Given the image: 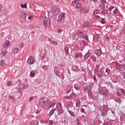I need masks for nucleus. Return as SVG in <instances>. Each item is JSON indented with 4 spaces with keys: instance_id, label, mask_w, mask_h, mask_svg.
I'll list each match as a JSON object with an SVG mask.
<instances>
[{
    "instance_id": "f257e3e1",
    "label": "nucleus",
    "mask_w": 125,
    "mask_h": 125,
    "mask_svg": "<svg viewBox=\"0 0 125 125\" xmlns=\"http://www.w3.org/2000/svg\"><path fill=\"white\" fill-rule=\"evenodd\" d=\"M66 15V13L65 12L61 13L58 16V19L57 20V22L60 23V22H62L64 19H65V16Z\"/></svg>"
},
{
    "instance_id": "f03ea898",
    "label": "nucleus",
    "mask_w": 125,
    "mask_h": 125,
    "mask_svg": "<svg viewBox=\"0 0 125 125\" xmlns=\"http://www.w3.org/2000/svg\"><path fill=\"white\" fill-rule=\"evenodd\" d=\"M43 26L45 28H49L50 27V21L46 18V17L44 18Z\"/></svg>"
},
{
    "instance_id": "7ed1b4c3",
    "label": "nucleus",
    "mask_w": 125,
    "mask_h": 125,
    "mask_svg": "<svg viewBox=\"0 0 125 125\" xmlns=\"http://www.w3.org/2000/svg\"><path fill=\"white\" fill-rule=\"evenodd\" d=\"M41 100V101L40 102V104L41 105H42V106H43L44 104H46V103L48 102L49 100L48 99V98L44 97H42Z\"/></svg>"
},
{
    "instance_id": "20e7f679",
    "label": "nucleus",
    "mask_w": 125,
    "mask_h": 125,
    "mask_svg": "<svg viewBox=\"0 0 125 125\" xmlns=\"http://www.w3.org/2000/svg\"><path fill=\"white\" fill-rule=\"evenodd\" d=\"M27 63L29 65H32L35 63V58L33 56L30 57L27 61Z\"/></svg>"
},
{
    "instance_id": "39448f33",
    "label": "nucleus",
    "mask_w": 125,
    "mask_h": 125,
    "mask_svg": "<svg viewBox=\"0 0 125 125\" xmlns=\"http://www.w3.org/2000/svg\"><path fill=\"white\" fill-rule=\"evenodd\" d=\"M58 112L60 115H61L63 113V110L62 109V104L60 103L58 104Z\"/></svg>"
},
{
    "instance_id": "423d86ee",
    "label": "nucleus",
    "mask_w": 125,
    "mask_h": 125,
    "mask_svg": "<svg viewBox=\"0 0 125 125\" xmlns=\"http://www.w3.org/2000/svg\"><path fill=\"white\" fill-rule=\"evenodd\" d=\"M109 10H113V12L114 14H116L118 13V9L116 8V7L113 6H111L109 8Z\"/></svg>"
},
{
    "instance_id": "0eeeda50",
    "label": "nucleus",
    "mask_w": 125,
    "mask_h": 125,
    "mask_svg": "<svg viewBox=\"0 0 125 125\" xmlns=\"http://www.w3.org/2000/svg\"><path fill=\"white\" fill-rule=\"evenodd\" d=\"M77 97V95L75 93H72L69 96L65 97V99H72V98H75Z\"/></svg>"
},
{
    "instance_id": "6e6552de",
    "label": "nucleus",
    "mask_w": 125,
    "mask_h": 125,
    "mask_svg": "<svg viewBox=\"0 0 125 125\" xmlns=\"http://www.w3.org/2000/svg\"><path fill=\"white\" fill-rule=\"evenodd\" d=\"M100 94L104 95V96H107L108 94V90L104 89L102 90L100 92Z\"/></svg>"
},
{
    "instance_id": "1a4fd4ad",
    "label": "nucleus",
    "mask_w": 125,
    "mask_h": 125,
    "mask_svg": "<svg viewBox=\"0 0 125 125\" xmlns=\"http://www.w3.org/2000/svg\"><path fill=\"white\" fill-rule=\"evenodd\" d=\"M98 14H99V12H98V10H96L94 11V15L95 19H99V18H100V16H98Z\"/></svg>"
},
{
    "instance_id": "9d476101",
    "label": "nucleus",
    "mask_w": 125,
    "mask_h": 125,
    "mask_svg": "<svg viewBox=\"0 0 125 125\" xmlns=\"http://www.w3.org/2000/svg\"><path fill=\"white\" fill-rule=\"evenodd\" d=\"M95 54L97 55V56H101V55L102 54V51H101V49H99L95 51Z\"/></svg>"
},
{
    "instance_id": "9b49d317",
    "label": "nucleus",
    "mask_w": 125,
    "mask_h": 125,
    "mask_svg": "<svg viewBox=\"0 0 125 125\" xmlns=\"http://www.w3.org/2000/svg\"><path fill=\"white\" fill-rule=\"evenodd\" d=\"M10 45V42L9 41H6L4 44H3V47H5V48H7L8 46Z\"/></svg>"
},
{
    "instance_id": "f8f14e48",
    "label": "nucleus",
    "mask_w": 125,
    "mask_h": 125,
    "mask_svg": "<svg viewBox=\"0 0 125 125\" xmlns=\"http://www.w3.org/2000/svg\"><path fill=\"white\" fill-rule=\"evenodd\" d=\"M4 22H5V20H4L2 17L0 16V26L4 25Z\"/></svg>"
},
{
    "instance_id": "ddd939ff",
    "label": "nucleus",
    "mask_w": 125,
    "mask_h": 125,
    "mask_svg": "<svg viewBox=\"0 0 125 125\" xmlns=\"http://www.w3.org/2000/svg\"><path fill=\"white\" fill-rule=\"evenodd\" d=\"M122 93H123V94H125V90L124 89H123L122 90H118L117 91L118 96H121V95H122Z\"/></svg>"
},
{
    "instance_id": "4468645a",
    "label": "nucleus",
    "mask_w": 125,
    "mask_h": 125,
    "mask_svg": "<svg viewBox=\"0 0 125 125\" xmlns=\"http://www.w3.org/2000/svg\"><path fill=\"white\" fill-rule=\"evenodd\" d=\"M7 53H8V52L6 50H2L1 51L0 54L2 56H5V55H6Z\"/></svg>"
},
{
    "instance_id": "2eb2a0df",
    "label": "nucleus",
    "mask_w": 125,
    "mask_h": 125,
    "mask_svg": "<svg viewBox=\"0 0 125 125\" xmlns=\"http://www.w3.org/2000/svg\"><path fill=\"white\" fill-rule=\"evenodd\" d=\"M82 56L83 55H82V53H79L76 55V56H75V59H78V58H82Z\"/></svg>"
},
{
    "instance_id": "dca6fc26",
    "label": "nucleus",
    "mask_w": 125,
    "mask_h": 125,
    "mask_svg": "<svg viewBox=\"0 0 125 125\" xmlns=\"http://www.w3.org/2000/svg\"><path fill=\"white\" fill-rule=\"evenodd\" d=\"M19 51V49L18 48H15L13 49L12 52L14 54H16V53H18Z\"/></svg>"
},
{
    "instance_id": "f3484780",
    "label": "nucleus",
    "mask_w": 125,
    "mask_h": 125,
    "mask_svg": "<svg viewBox=\"0 0 125 125\" xmlns=\"http://www.w3.org/2000/svg\"><path fill=\"white\" fill-rule=\"evenodd\" d=\"M83 34V30H81V29H78L77 30V35L78 36H81V35Z\"/></svg>"
},
{
    "instance_id": "a211bd4d",
    "label": "nucleus",
    "mask_w": 125,
    "mask_h": 125,
    "mask_svg": "<svg viewBox=\"0 0 125 125\" xmlns=\"http://www.w3.org/2000/svg\"><path fill=\"white\" fill-rule=\"evenodd\" d=\"M55 104H56V103L55 102H50L48 109H49V108H51V107H53V106H54V105H55Z\"/></svg>"
},
{
    "instance_id": "6ab92c4d",
    "label": "nucleus",
    "mask_w": 125,
    "mask_h": 125,
    "mask_svg": "<svg viewBox=\"0 0 125 125\" xmlns=\"http://www.w3.org/2000/svg\"><path fill=\"white\" fill-rule=\"evenodd\" d=\"M5 65H6V63H5V62H4V60H2L0 62V66H4Z\"/></svg>"
},
{
    "instance_id": "aec40b11",
    "label": "nucleus",
    "mask_w": 125,
    "mask_h": 125,
    "mask_svg": "<svg viewBox=\"0 0 125 125\" xmlns=\"http://www.w3.org/2000/svg\"><path fill=\"white\" fill-rule=\"evenodd\" d=\"M82 7V4L80 2H78L76 4V8H80V7Z\"/></svg>"
},
{
    "instance_id": "412c9836",
    "label": "nucleus",
    "mask_w": 125,
    "mask_h": 125,
    "mask_svg": "<svg viewBox=\"0 0 125 125\" xmlns=\"http://www.w3.org/2000/svg\"><path fill=\"white\" fill-rule=\"evenodd\" d=\"M74 88H75L76 90H80V85L78 84H76L74 85Z\"/></svg>"
},
{
    "instance_id": "4be33fe9",
    "label": "nucleus",
    "mask_w": 125,
    "mask_h": 125,
    "mask_svg": "<svg viewBox=\"0 0 125 125\" xmlns=\"http://www.w3.org/2000/svg\"><path fill=\"white\" fill-rule=\"evenodd\" d=\"M70 91H71V86H66V92L67 93H69Z\"/></svg>"
},
{
    "instance_id": "5701e85b",
    "label": "nucleus",
    "mask_w": 125,
    "mask_h": 125,
    "mask_svg": "<svg viewBox=\"0 0 125 125\" xmlns=\"http://www.w3.org/2000/svg\"><path fill=\"white\" fill-rule=\"evenodd\" d=\"M50 43L54 44V45H57V44H58V43H57V42L56 41H50Z\"/></svg>"
},
{
    "instance_id": "b1692460",
    "label": "nucleus",
    "mask_w": 125,
    "mask_h": 125,
    "mask_svg": "<svg viewBox=\"0 0 125 125\" xmlns=\"http://www.w3.org/2000/svg\"><path fill=\"white\" fill-rule=\"evenodd\" d=\"M101 9H104L105 8V5L104 4H101L99 6Z\"/></svg>"
},
{
    "instance_id": "393cba45",
    "label": "nucleus",
    "mask_w": 125,
    "mask_h": 125,
    "mask_svg": "<svg viewBox=\"0 0 125 125\" xmlns=\"http://www.w3.org/2000/svg\"><path fill=\"white\" fill-rule=\"evenodd\" d=\"M30 77L31 78H34L35 77V72L33 71L30 72Z\"/></svg>"
},
{
    "instance_id": "a878e982",
    "label": "nucleus",
    "mask_w": 125,
    "mask_h": 125,
    "mask_svg": "<svg viewBox=\"0 0 125 125\" xmlns=\"http://www.w3.org/2000/svg\"><path fill=\"white\" fill-rule=\"evenodd\" d=\"M21 8H27V4H21Z\"/></svg>"
},
{
    "instance_id": "bb28decb",
    "label": "nucleus",
    "mask_w": 125,
    "mask_h": 125,
    "mask_svg": "<svg viewBox=\"0 0 125 125\" xmlns=\"http://www.w3.org/2000/svg\"><path fill=\"white\" fill-rule=\"evenodd\" d=\"M28 87H29V84H28L27 83L23 85V89H25L26 88H28Z\"/></svg>"
},
{
    "instance_id": "cd10ccee",
    "label": "nucleus",
    "mask_w": 125,
    "mask_h": 125,
    "mask_svg": "<svg viewBox=\"0 0 125 125\" xmlns=\"http://www.w3.org/2000/svg\"><path fill=\"white\" fill-rule=\"evenodd\" d=\"M12 85V81H9L7 83V86H10V85Z\"/></svg>"
},
{
    "instance_id": "c85d7f7f",
    "label": "nucleus",
    "mask_w": 125,
    "mask_h": 125,
    "mask_svg": "<svg viewBox=\"0 0 125 125\" xmlns=\"http://www.w3.org/2000/svg\"><path fill=\"white\" fill-rule=\"evenodd\" d=\"M89 57V54H86L84 56L85 59H88Z\"/></svg>"
},
{
    "instance_id": "c756f323",
    "label": "nucleus",
    "mask_w": 125,
    "mask_h": 125,
    "mask_svg": "<svg viewBox=\"0 0 125 125\" xmlns=\"http://www.w3.org/2000/svg\"><path fill=\"white\" fill-rule=\"evenodd\" d=\"M76 122L78 125H81V121L79 119H76Z\"/></svg>"
},
{
    "instance_id": "7c9ffc66",
    "label": "nucleus",
    "mask_w": 125,
    "mask_h": 125,
    "mask_svg": "<svg viewBox=\"0 0 125 125\" xmlns=\"http://www.w3.org/2000/svg\"><path fill=\"white\" fill-rule=\"evenodd\" d=\"M98 69H99V65H96V68L95 69V72H97V71H98Z\"/></svg>"
},
{
    "instance_id": "2f4dec72",
    "label": "nucleus",
    "mask_w": 125,
    "mask_h": 125,
    "mask_svg": "<svg viewBox=\"0 0 125 125\" xmlns=\"http://www.w3.org/2000/svg\"><path fill=\"white\" fill-rule=\"evenodd\" d=\"M101 23H102V24H105V23H106V21H105V20L104 19L102 18Z\"/></svg>"
},
{
    "instance_id": "473e14b6",
    "label": "nucleus",
    "mask_w": 125,
    "mask_h": 125,
    "mask_svg": "<svg viewBox=\"0 0 125 125\" xmlns=\"http://www.w3.org/2000/svg\"><path fill=\"white\" fill-rule=\"evenodd\" d=\"M92 60L93 61V62H96V58H95V56L92 57Z\"/></svg>"
},
{
    "instance_id": "72a5a7b5",
    "label": "nucleus",
    "mask_w": 125,
    "mask_h": 125,
    "mask_svg": "<svg viewBox=\"0 0 125 125\" xmlns=\"http://www.w3.org/2000/svg\"><path fill=\"white\" fill-rule=\"evenodd\" d=\"M83 39H85V40H86V41H88V37L87 35H84L83 36Z\"/></svg>"
},
{
    "instance_id": "f704fd0d",
    "label": "nucleus",
    "mask_w": 125,
    "mask_h": 125,
    "mask_svg": "<svg viewBox=\"0 0 125 125\" xmlns=\"http://www.w3.org/2000/svg\"><path fill=\"white\" fill-rule=\"evenodd\" d=\"M54 111H55V109L51 110L50 112V115H53V114H54Z\"/></svg>"
},
{
    "instance_id": "c9c22d12",
    "label": "nucleus",
    "mask_w": 125,
    "mask_h": 125,
    "mask_svg": "<svg viewBox=\"0 0 125 125\" xmlns=\"http://www.w3.org/2000/svg\"><path fill=\"white\" fill-rule=\"evenodd\" d=\"M83 26H84L83 29H84V28H85V27H87V26H88V22L84 23Z\"/></svg>"
},
{
    "instance_id": "e433bc0d",
    "label": "nucleus",
    "mask_w": 125,
    "mask_h": 125,
    "mask_svg": "<svg viewBox=\"0 0 125 125\" xmlns=\"http://www.w3.org/2000/svg\"><path fill=\"white\" fill-rule=\"evenodd\" d=\"M108 12V11L106 10H104L103 11H102V13L103 14H107V13Z\"/></svg>"
},
{
    "instance_id": "4c0bfd02",
    "label": "nucleus",
    "mask_w": 125,
    "mask_h": 125,
    "mask_svg": "<svg viewBox=\"0 0 125 125\" xmlns=\"http://www.w3.org/2000/svg\"><path fill=\"white\" fill-rule=\"evenodd\" d=\"M55 72L56 75L57 76H59V73H60L59 70H55Z\"/></svg>"
},
{
    "instance_id": "58836bf2",
    "label": "nucleus",
    "mask_w": 125,
    "mask_h": 125,
    "mask_svg": "<svg viewBox=\"0 0 125 125\" xmlns=\"http://www.w3.org/2000/svg\"><path fill=\"white\" fill-rule=\"evenodd\" d=\"M65 50L66 53H69V48L67 47H65Z\"/></svg>"
},
{
    "instance_id": "ea45409f",
    "label": "nucleus",
    "mask_w": 125,
    "mask_h": 125,
    "mask_svg": "<svg viewBox=\"0 0 125 125\" xmlns=\"http://www.w3.org/2000/svg\"><path fill=\"white\" fill-rule=\"evenodd\" d=\"M80 0H75V1H73L72 2V4L73 5H75L76 4V2H77V1H80Z\"/></svg>"
},
{
    "instance_id": "a19ab883",
    "label": "nucleus",
    "mask_w": 125,
    "mask_h": 125,
    "mask_svg": "<svg viewBox=\"0 0 125 125\" xmlns=\"http://www.w3.org/2000/svg\"><path fill=\"white\" fill-rule=\"evenodd\" d=\"M76 107H80V105H81V104L80 103V102H77L76 103Z\"/></svg>"
},
{
    "instance_id": "79ce46f5",
    "label": "nucleus",
    "mask_w": 125,
    "mask_h": 125,
    "mask_svg": "<svg viewBox=\"0 0 125 125\" xmlns=\"http://www.w3.org/2000/svg\"><path fill=\"white\" fill-rule=\"evenodd\" d=\"M20 46L21 48H23L24 47V43H21Z\"/></svg>"
},
{
    "instance_id": "37998d69",
    "label": "nucleus",
    "mask_w": 125,
    "mask_h": 125,
    "mask_svg": "<svg viewBox=\"0 0 125 125\" xmlns=\"http://www.w3.org/2000/svg\"><path fill=\"white\" fill-rule=\"evenodd\" d=\"M33 17H33V16H29L28 19L29 20H31V19H33Z\"/></svg>"
},
{
    "instance_id": "c03bdc74",
    "label": "nucleus",
    "mask_w": 125,
    "mask_h": 125,
    "mask_svg": "<svg viewBox=\"0 0 125 125\" xmlns=\"http://www.w3.org/2000/svg\"><path fill=\"white\" fill-rule=\"evenodd\" d=\"M88 95H91V90H88Z\"/></svg>"
},
{
    "instance_id": "a18cd8bd",
    "label": "nucleus",
    "mask_w": 125,
    "mask_h": 125,
    "mask_svg": "<svg viewBox=\"0 0 125 125\" xmlns=\"http://www.w3.org/2000/svg\"><path fill=\"white\" fill-rule=\"evenodd\" d=\"M105 72H106V73H107V75H108V74H109V72H110V69H108V68H106V70H105Z\"/></svg>"
},
{
    "instance_id": "49530a36",
    "label": "nucleus",
    "mask_w": 125,
    "mask_h": 125,
    "mask_svg": "<svg viewBox=\"0 0 125 125\" xmlns=\"http://www.w3.org/2000/svg\"><path fill=\"white\" fill-rule=\"evenodd\" d=\"M33 99H34V97H31L29 99V101L31 102V101H33Z\"/></svg>"
},
{
    "instance_id": "de8ad7c7",
    "label": "nucleus",
    "mask_w": 125,
    "mask_h": 125,
    "mask_svg": "<svg viewBox=\"0 0 125 125\" xmlns=\"http://www.w3.org/2000/svg\"><path fill=\"white\" fill-rule=\"evenodd\" d=\"M68 112L69 113L70 115H73V113L72 111H71L70 110H68Z\"/></svg>"
},
{
    "instance_id": "09e8293b",
    "label": "nucleus",
    "mask_w": 125,
    "mask_h": 125,
    "mask_svg": "<svg viewBox=\"0 0 125 125\" xmlns=\"http://www.w3.org/2000/svg\"><path fill=\"white\" fill-rule=\"evenodd\" d=\"M81 113H84V109L83 108L81 109Z\"/></svg>"
},
{
    "instance_id": "8fccbe9b",
    "label": "nucleus",
    "mask_w": 125,
    "mask_h": 125,
    "mask_svg": "<svg viewBox=\"0 0 125 125\" xmlns=\"http://www.w3.org/2000/svg\"><path fill=\"white\" fill-rule=\"evenodd\" d=\"M23 15L24 18L26 19V18L27 17V14L23 13Z\"/></svg>"
},
{
    "instance_id": "3c124183",
    "label": "nucleus",
    "mask_w": 125,
    "mask_h": 125,
    "mask_svg": "<svg viewBox=\"0 0 125 125\" xmlns=\"http://www.w3.org/2000/svg\"><path fill=\"white\" fill-rule=\"evenodd\" d=\"M102 3H103V4H104V3H106V0H102Z\"/></svg>"
},
{
    "instance_id": "603ef678",
    "label": "nucleus",
    "mask_w": 125,
    "mask_h": 125,
    "mask_svg": "<svg viewBox=\"0 0 125 125\" xmlns=\"http://www.w3.org/2000/svg\"><path fill=\"white\" fill-rule=\"evenodd\" d=\"M116 100L118 102V103H121V102H122V101H121V99H117Z\"/></svg>"
},
{
    "instance_id": "864d4df0",
    "label": "nucleus",
    "mask_w": 125,
    "mask_h": 125,
    "mask_svg": "<svg viewBox=\"0 0 125 125\" xmlns=\"http://www.w3.org/2000/svg\"><path fill=\"white\" fill-rule=\"evenodd\" d=\"M9 99H14V97L12 96H10L9 97Z\"/></svg>"
},
{
    "instance_id": "5fc2aeb1",
    "label": "nucleus",
    "mask_w": 125,
    "mask_h": 125,
    "mask_svg": "<svg viewBox=\"0 0 125 125\" xmlns=\"http://www.w3.org/2000/svg\"><path fill=\"white\" fill-rule=\"evenodd\" d=\"M106 125H112L111 124V122H108L106 123Z\"/></svg>"
},
{
    "instance_id": "6e6d98bb",
    "label": "nucleus",
    "mask_w": 125,
    "mask_h": 125,
    "mask_svg": "<svg viewBox=\"0 0 125 125\" xmlns=\"http://www.w3.org/2000/svg\"><path fill=\"white\" fill-rule=\"evenodd\" d=\"M123 78L124 79H125V71H124L123 73Z\"/></svg>"
},
{
    "instance_id": "4d7b16f0",
    "label": "nucleus",
    "mask_w": 125,
    "mask_h": 125,
    "mask_svg": "<svg viewBox=\"0 0 125 125\" xmlns=\"http://www.w3.org/2000/svg\"><path fill=\"white\" fill-rule=\"evenodd\" d=\"M1 9H2V6L0 4V12H1Z\"/></svg>"
},
{
    "instance_id": "13d9d810",
    "label": "nucleus",
    "mask_w": 125,
    "mask_h": 125,
    "mask_svg": "<svg viewBox=\"0 0 125 125\" xmlns=\"http://www.w3.org/2000/svg\"><path fill=\"white\" fill-rule=\"evenodd\" d=\"M84 10L85 13H88V10H85V9H84Z\"/></svg>"
},
{
    "instance_id": "bf43d9fd",
    "label": "nucleus",
    "mask_w": 125,
    "mask_h": 125,
    "mask_svg": "<svg viewBox=\"0 0 125 125\" xmlns=\"http://www.w3.org/2000/svg\"><path fill=\"white\" fill-rule=\"evenodd\" d=\"M93 80H94V81H96V77H95V76H94L93 77Z\"/></svg>"
},
{
    "instance_id": "052dcab7",
    "label": "nucleus",
    "mask_w": 125,
    "mask_h": 125,
    "mask_svg": "<svg viewBox=\"0 0 125 125\" xmlns=\"http://www.w3.org/2000/svg\"><path fill=\"white\" fill-rule=\"evenodd\" d=\"M53 124V123L51 121L49 123V125H52Z\"/></svg>"
},
{
    "instance_id": "680f3d73",
    "label": "nucleus",
    "mask_w": 125,
    "mask_h": 125,
    "mask_svg": "<svg viewBox=\"0 0 125 125\" xmlns=\"http://www.w3.org/2000/svg\"><path fill=\"white\" fill-rule=\"evenodd\" d=\"M58 32H59V33H61V32H62L61 29H58Z\"/></svg>"
},
{
    "instance_id": "e2e57ef3",
    "label": "nucleus",
    "mask_w": 125,
    "mask_h": 125,
    "mask_svg": "<svg viewBox=\"0 0 125 125\" xmlns=\"http://www.w3.org/2000/svg\"><path fill=\"white\" fill-rule=\"evenodd\" d=\"M109 37H106L105 38L106 41H109Z\"/></svg>"
},
{
    "instance_id": "0e129e2a",
    "label": "nucleus",
    "mask_w": 125,
    "mask_h": 125,
    "mask_svg": "<svg viewBox=\"0 0 125 125\" xmlns=\"http://www.w3.org/2000/svg\"><path fill=\"white\" fill-rule=\"evenodd\" d=\"M83 89L84 90H86V89H87V87H84Z\"/></svg>"
},
{
    "instance_id": "69168bd1",
    "label": "nucleus",
    "mask_w": 125,
    "mask_h": 125,
    "mask_svg": "<svg viewBox=\"0 0 125 125\" xmlns=\"http://www.w3.org/2000/svg\"><path fill=\"white\" fill-rule=\"evenodd\" d=\"M98 78H101L102 76L100 74L98 75Z\"/></svg>"
},
{
    "instance_id": "338daca9",
    "label": "nucleus",
    "mask_w": 125,
    "mask_h": 125,
    "mask_svg": "<svg viewBox=\"0 0 125 125\" xmlns=\"http://www.w3.org/2000/svg\"><path fill=\"white\" fill-rule=\"evenodd\" d=\"M93 1H94V2H97V0H92Z\"/></svg>"
},
{
    "instance_id": "774afa93",
    "label": "nucleus",
    "mask_w": 125,
    "mask_h": 125,
    "mask_svg": "<svg viewBox=\"0 0 125 125\" xmlns=\"http://www.w3.org/2000/svg\"><path fill=\"white\" fill-rule=\"evenodd\" d=\"M59 0H56V1H57V2H59Z\"/></svg>"
}]
</instances>
